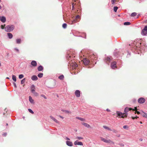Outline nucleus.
I'll return each mask as SVG.
<instances>
[{
  "instance_id": "1",
  "label": "nucleus",
  "mask_w": 147,
  "mask_h": 147,
  "mask_svg": "<svg viewBox=\"0 0 147 147\" xmlns=\"http://www.w3.org/2000/svg\"><path fill=\"white\" fill-rule=\"evenodd\" d=\"M94 57H95L94 55L93 54V55L91 56L90 59H88L86 58H84L83 59V62L84 64L85 65H89L90 63V60H92V59L93 60Z\"/></svg>"
},
{
  "instance_id": "2",
  "label": "nucleus",
  "mask_w": 147,
  "mask_h": 147,
  "mask_svg": "<svg viewBox=\"0 0 147 147\" xmlns=\"http://www.w3.org/2000/svg\"><path fill=\"white\" fill-rule=\"evenodd\" d=\"M14 28V26L12 25L7 26L5 28V30L7 32H10L12 31Z\"/></svg>"
},
{
  "instance_id": "3",
  "label": "nucleus",
  "mask_w": 147,
  "mask_h": 147,
  "mask_svg": "<svg viewBox=\"0 0 147 147\" xmlns=\"http://www.w3.org/2000/svg\"><path fill=\"white\" fill-rule=\"evenodd\" d=\"M116 113L117 115V116H119V117L122 118H124L125 117H126L127 114L123 113L118 111H117Z\"/></svg>"
},
{
  "instance_id": "4",
  "label": "nucleus",
  "mask_w": 147,
  "mask_h": 147,
  "mask_svg": "<svg viewBox=\"0 0 147 147\" xmlns=\"http://www.w3.org/2000/svg\"><path fill=\"white\" fill-rule=\"evenodd\" d=\"M101 140L109 144H113V142L109 138H102Z\"/></svg>"
},
{
  "instance_id": "5",
  "label": "nucleus",
  "mask_w": 147,
  "mask_h": 147,
  "mask_svg": "<svg viewBox=\"0 0 147 147\" xmlns=\"http://www.w3.org/2000/svg\"><path fill=\"white\" fill-rule=\"evenodd\" d=\"M141 34L143 36L147 35V26H146L142 30Z\"/></svg>"
},
{
  "instance_id": "6",
  "label": "nucleus",
  "mask_w": 147,
  "mask_h": 147,
  "mask_svg": "<svg viewBox=\"0 0 147 147\" xmlns=\"http://www.w3.org/2000/svg\"><path fill=\"white\" fill-rule=\"evenodd\" d=\"M138 102L140 104H142L144 103L145 101V99L143 98H140L138 100Z\"/></svg>"
},
{
  "instance_id": "7",
  "label": "nucleus",
  "mask_w": 147,
  "mask_h": 147,
  "mask_svg": "<svg viewBox=\"0 0 147 147\" xmlns=\"http://www.w3.org/2000/svg\"><path fill=\"white\" fill-rule=\"evenodd\" d=\"M112 60L113 58L111 57H107L105 59V61L107 63H110Z\"/></svg>"
},
{
  "instance_id": "8",
  "label": "nucleus",
  "mask_w": 147,
  "mask_h": 147,
  "mask_svg": "<svg viewBox=\"0 0 147 147\" xmlns=\"http://www.w3.org/2000/svg\"><path fill=\"white\" fill-rule=\"evenodd\" d=\"M75 94L77 97H80V91L78 90H76L75 92Z\"/></svg>"
},
{
  "instance_id": "9",
  "label": "nucleus",
  "mask_w": 147,
  "mask_h": 147,
  "mask_svg": "<svg viewBox=\"0 0 147 147\" xmlns=\"http://www.w3.org/2000/svg\"><path fill=\"white\" fill-rule=\"evenodd\" d=\"M0 20L3 23L5 22L6 21L5 17L3 16H0Z\"/></svg>"
},
{
  "instance_id": "10",
  "label": "nucleus",
  "mask_w": 147,
  "mask_h": 147,
  "mask_svg": "<svg viewBox=\"0 0 147 147\" xmlns=\"http://www.w3.org/2000/svg\"><path fill=\"white\" fill-rule=\"evenodd\" d=\"M116 62L114 61L111 64V67L112 68L114 69L116 67Z\"/></svg>"
},
{
  "instance_id": "11",
  "label": "nucleus",
  "mask_w": 147,
  "mask_h": 147,
  "mask_svg": "<svg viewBox=\"0 0 147 147\" xmlns=\"http://www.w3.org/2000/svg\"><path fill=\"white\" fill-rule=\"evenodd\" d=\"M74 144L75 145H82L83 144L82 142H78V141H76L74 142Z\"/></svg>"
},
{
  "instance_id": "12",
  "label": "nucleus",
  "mask_w": 147,
  "mask_h": 147,
  "mask_svg": "<svg viewBox=\"0 0 147 147\" xmlns=\"http://www.w3.org/2000/svg\"><path fill=\"white\" fill-rule=\"evenodd\" d=\"M29 101L32 104H34V101L33 99H32V97L30 96L29 97Z\"/></svg>"
},
{
  "instance_id": "13",
  "label": "nucleus",
  "mask_w": 147,
  "mask_h": 147,
  "mask_svg": "<svg viewBox=\"0 0 147 147\" xmlns=\"http://www.w3.org/2000/svg\"><path fill=\"white\" fill-rule=\"evenodd\" d=\"M31 65L33 67H36V66L37 64V63L35 61H32L31 63Z\"/></svg>"
},
{
  "instance_id": "14",
  "label": "nucleus",
  "mask_w": 147,
  "mask_h": 147,
  "mask_svg": "<svg viewBox=\"0 0 147 147\" xmlns=\"http://www.w3.org/2000/svg\"><path fill=\"white\" fill-rule=\"evenodd\" d=\"M38 79L37 76L36 75H34L31 77V79L33 81H36Z\"/></svg>"
},
{
  "instance_id": "15",
  "label": "nucleus",
  "mask_w": 147,
  "mask_h": 147,
  "mask_svg": "<svg viewBox=\"0 0 147 147\" xmlns=\"http://www.w3.org/2000/svg\"><path fill=\"white\" fill-rule=\"evenodd\" d=\"M140 114L143 117H144L147 118V114L143 111H142L141 112Z\"/></svg>"
},
{
  "instance_id": "16",
  "label": "nucleus",
  "mask_w": 147,
  "mask_h": 147,
  "mask_svg": "<svg viewBox=\"0 0 147 147\" xmlns=\"http://www.w3.org/2000/svg\"><path fill=\"white\" fill-rule=\"evenodd\" d=\"M50 117L51 119H52L56 123H59V121L57 120L56 119H55L54 117L53 116H50Z\"/></svg>"
},
{
  "instance_id": "17",
  "label": "nucleus",
  "mask_w": 147,
  "mask_h": 147,
  "mask_svg": "<svg viewBox=\"0 0 147 147\" xmlns=\"http://www.w3.org/2000/svg\"><path fill=\"white\" fill-rule=\"evenodd\" d=\"M31 91L32 92H34L35 90V86L33 84L31 85Z\"/></svg>"
},
{
  "instance_id": "18",
  "label": "nucleus",
  "mask_w": 147,
  "mask_h": 147,
  "mask_svg": "<svg viewBox=\"0 0 147 147\" xmlns=\"http://www.w3.org/2000/svg\"><path fill=\"white\" fill-rule=\"evenodd\" d=\"M71 65V64H70ZM71 65L73 67V68H75L78 66V64L76 63H72Z\"/></svg>"
},
{
  "instance_id": "19",
  "label": "nucleus",
  "mask_w": 147,
  "mask_h": 147,
  "mask_svg": "<svg viewBox=\"0 0 147 147\" xmlns=\"http://www.w3.org/2000/svg\"><path fill=\"white\" fill-rule=\"evenodd\" d=\"M66 144L68 146H72L73 145L72 143V142L70 141H67L66 142Z\"/></svg>"
},
{
  "instance_id": "20",
  "label": "nucleus",
  "mask_w": 147,
  "mask_h": 147,
  "mask_svg": "<svg viewBox=\"0 0 147 147\" xmlns=\"http://www.w3.org/2000/svg\"><path fill=\"white\" fill-rule=\"evenodd\" d=\"M131 110H132L131 108H128L127 107H126L124 111L125 112L127 113V112H128L129 111Z\"/></svg>"
},
{
  "instance_id": "21",
  "label": "nucleus",
  "mask_w": 147,
  "mask_h": 147,
  "mask_svg": "<svg viewBox=\"0 0 147 147\" xmlns=\"http://www.w3.org/2000/svg\"><path fill=\"white\" fill-rule=\"evenodd\" d=\"M43 68L42 66L40 65L38 67V71H40L43 70Z\"/></svg>"
},
{
  "instance_id": "22",
  "label": "nucleus",
  "mask_w": 147,
  "mask_h": 147,
  "mask_svg": "<svg viewBox=\"0 0 147 147\" xmlns=\"http://www.w3.org/2000/svg\"><path fill=\"white\" fill-rule=\"evenodd\" d=\"M82 124L88 128L90 127V125L86 123H82Z\"/></svg>"
},
{
  "instance_id": "23",
  "label": "nucleus",
  "mask_w": 147,
  "mask_h": 147,
  "mask_svg": "<svg viewBox=\"0 0 147 147\" xmlns=\"http://www.w3.org/2000/svg\"><path fill=\"white\" fill-rule=\"evenodd\" d=\"M103 127L104 129H107L109 131H111L112 130L109 127L107 126L104 125V126H103Z\"/></svg>"
},
{
  "instance_id": "24",
  "label": "nucleus",
  "mask_w": 147,
  "mask_h": 147,
  "mask_svg": "<svg viewBox=\"0 0 147 147\" xmlns=\"http://www.w3.org/2000/svg\"><path fill=\"white\" fill-rule=\"evenodd\" d=\"M16 41L17 44H20L21 43V40L20 38L17 39L16 40Z\"/></svg>"
},
{
  "instance_id": "25",
  "label": "nucleus",
  "mask_w": 147,
  "mask_h": 147,
  "mask_svg": "<svg viewBox=\"0 0 147 147\" xmlns=\"http://www.w3.org/2000/svg\"><path fill=\"white\" fill-rule=\"evenodd\" d=\"M7 35H8V37L10 39H11L13 37V35H12V34L11 33H7Z\"/></svg>"
},
{
  "instance_id": "26",
  "label": "nucleus",
  "mask_w": 147,
  "mask_h": 147,
  "mask_svg": "<svg viewBox=\"0 0 147 147\" xmlns=\"http://www.w3.org/2000/svg\"><path fill=\"white\" fill-rule=\"evenodd\" d=\"M12 79L13 81L16 82V76L14 75H12Z\"/></svg>"
},
{
  "instance_id": "27",
  "label": "nucleus",
  "mask_w": 147,
  "mask_h": 147,
  "mask_svg": "<svg viewBox=\"0 0 147 147\" xmlns=\"http://www.w3.org/2000/svg\"><path fill=\"white\" fill-rule=\"evenodd\" d=\"M76 118L82 121H84L85 120V119L84 118L78 117H76Z\"/></svg>"
},
{
  "instance_id": "28",
  "label": "nucleus",
  "mask_w": 147,
  "mask_h": 147,
  "mask_svg": "<svg viewBox=\"0 0 147 147\" xmlns=\"http://www.w3.org/2000/svg\"><path fill=\"white\" fill-rule=\"evenodd\" d=\"M32 93L35 96H37L38 95V93L36 92L35 90H34V92H32Z\"/></svg>"
},
{
  "instance_id": "29",
  "label": "nucleus",
  "mask_w": 147,
  "mask_h": 147,
  "mask_svg": "<svg viewBox=\"0 0 147 147\" xmlns=\"http://www.w3.org/2000/svg\"><path fill=\"white\" fill-rule=\"evenodd\" d=\"M136 110H137V107H135L134 108V109H132V110H134V111L135 110H136V111L135 112V113H137V114H140L141 113H140L138 111H136Z\"/></svg>"
},
{
  "instance_id": "30",
  "label": "nucleus",
  "mask_w": 147,
  "mask_h": 147,
  "mask_svg": "<svg viewBox=\"0 0 147 147\" xmlns=\"http://www.w3.org/2000/svg\"><path fill=\"white\" fill-rule=\"evenodd\" d=\"M43 76V74L41 73H40L38 75V76L40 78L42 77Z\"/></svg>"
},
{
  "instance_id": "31",
  "label": "nucleus",
  "mask_w": 147,
  "mask_h": 147,
  "mask_svg": "<svg viewBox=\"0 0 147 147\" xmlns=\"http://www.w3.org/2000/svg\"><path fill=\"white\" fill-rule=\"evenodd\" d=\"M130 23L129 22H125L124 23V24L125 25H130Z\"/></svg>"
},
{
  "instance_id": "32",
  "label": "nucleus",
  "mask_w": 147,
  "mask_h": 147,
  "mask_svg": "<svg viewBox=\"0 0 147 147\" xmlns=\"http://www.w3.org/2000/svg\"><path fill=\"white\" fill-rule=\"evenodd\" d=\"M64 76L63 75H61L59 77V78L61 80H62L63 79V78H64Z\"/></svg>"
},
{
  "instance_id": "33",
  "label": "nucleus",
  "mask_w": 147,
  "mask_h": 147,
  "mask_svg": "<svg viewBox=\"0 0 147 147\" xmlns=\"http://www.w3.org/2000/svg\"><path fill=\"white\" fill-rule=\"evenodd\" d=\"M67 25L66 23H64L62 25V27L64 28H66Z\"/></svg>"
},
{
  "instance_id": "34",
  "label": "nucleus",
  "mask_w": 147,
  "mask_h": 147,
  "mask_svg": "<svg viewBox=\"0 0 147 147\" xmlns=\"http://www.w3.org/2000/svg\"><path fill=\"white\" fill-rule=\"evenodd\" d=\"M26 79L25 78L23 79L21 81V84H23L25 82Z\"/></svg>"
},
{
  "instance_id": "35",
  "label": "nucleus",
  "mask_w": 147,
  "mask_h": 147,
  "mask_svg": "<svg viewBox=\"0 0 147 147\" xmlns=\"http://www.w3.org/2000/svg\"><path fill=\"white\" fill-rule=\"evenodd\" d=\"M24 77V76L23 75L21 74V75H19V78L20 79H21L22 78H23Z\"/></svg>"
},
{
  "instance_id": "36",
  "label": "nucleus",
  "mask_w": 147,
  "mask_h": 147,
  "mask_svg": "<svg viewBox=\"0 0 147 147\" xmlns=\"http://www.w3.org/2000/svg\"><path fill=\"white\" fill-rule=\"evenodd\" d=\"M118 7H114V10L115 12H116L117 11Z\"/></svg>"
},
{
  "instance_id": "37",
  "label": "nucleus",
  "mask_w": 147,
  "mask_h": 147,
  "mask_svg": "<svg viewBox=\"0 0 147 147\" xmlns=\"http://www.w3.org/2000/svg\"><path fill=\"white\" fill-rule=\"evenodd\" d=\"M137 15V13H135V12H134V13H132L131 15V16H136Z\"/></svg>"
},
{
  "instance_id": "38",
  "label": "nucleus",
  "mask_w": 147,
  "mask_h": 147,
  "mask_svg": "<svg viewBox=\"0 0 147 147\" xmlns=\"http://www.w3.org/2000/svg\"><path fill=\"white\" fill-rule=\"evenodd\" d=\"M28 111L30 113L32 114H33L34 113V112L32 110H31L30 109H28Z\"/></svg>"
},
{
  "instance_id": "39",
  "label": "nucleus",
  "mask_w": 147,
  "mask_h": 147,
  "mask_svg": "<svg viewBox=\"0 0 147 147\" xmlns=\"http://www.w3.org/2000/svg\"><path fill=\"white\" fill-rule=\"evenodd\" d=\"M128 126L127 125H124L123 126V128L124 129H128Z\"/></svg>"
},
{
  "instance_id": "40",
  "label": "nucleus",
  "mask_w": 147,
  "mask_h": 147,
  "mask_svg": "<svg viewBox=\"0 0 147 147\" xmlns=\"http://www.w3.org/2000/svg\"><path fill=\"white\" fill-rule=\"evenodd\" d=\"M67 58L69 60V58L71 57V56L69 54H68L67 56Z\"/></svg>"
},
{
  "instance_id": "41",
  "label": "nucleus",
  "mask_w": 147,
  "mask_h": 147,
  "mask_svg": "<svg viewBox=\"0 0 147 147\" xmlns=\"http://www.w3.org/2000/svg\"><path fill=\"white\" fill-rule=\"evenodd\" d=\"M80 17L79 15H77L76 17V19H80Z\"/></svg>"
},
{
  "instance_id": "42",
  "label": "nucleus",
  "mask_w": 147,
  "mask_h": 147,
  "mask_svg": "<svg viewBox=\"0 0 147 147\" xmlns=\"http://www.w3.org/2000/svg\"><path fill=\"white\" fill-rule=\"evenodd\" d=\"M14 50H16L17 52L19 53V49H17V48H14Z\"/></svg>"
},
{
  "instance_id": "43",
  "label": "nucleus",
  "mask_w": 147,
  "mask_h": 147,
  "mask_svg": "<svg viewBox=\"0 0 147 147\" xmlns=\"http://www.w3.org/2000/svg\"><path fill=\"white\" fill-rule=\"evenodd\" d=\"M139 117H137V116L135 117H132V118L133 119H135L136 118V119H137V118H138Z\"/></svg>"
},
{
  "instance_id": "44",
  "label": "nucleus",
  "mask_w": 147,
  "mask_h": 147,
  "mask_svg": "<svg viewBox=\"0 0 147 147\" xmlns=\"http://www.w3.org/2000/svg\"><path fill=\"white\" fill-rule=\"evenodd\" d=\"M5 26V25H1V28L2 29H3L4 28Z\"/></svg>"
},
{
  "instance_id": "45",
  "label": "nucleus",
  "mask_w": 147,
  "mask_h": 147,
  "mask_svg": "<svg viewBox=\"0 0 147 147\" xmlns=\"http://www.w3.org/2000/svg\"><path fill=\"white\" fill-rule=\"evenodd\" d=\"M75 5V4L74 3H72V9L74 10V6Z\"/></svg>"
},
{
  "instance_id": "46",
  "label": "nucleus",
  "mask_w": 147,
  "mask_h": 147,
  "mask_svg": "<svg viewBox=\"0 0 147 147\" xmlns=\"http://www.w3.org/2000/svg\"><path fill=\"white\" fill-rule=\"evenodd\" d=\"M69 24H73V21H70L69 22Z\"/></svg>"
},
{
  "instance_id": "47",
  "label": "nucleus",
  "mask_w": 147,
  "mask_h": 147,
  "mask_svg": "<svg viewBox=\"0 0 147 147\" xmlns=\"http://www.w3.org/2000/svg\"><path fill=\"white\" fill-rule=\"evenodd\" d=\"M63 112L66 113H69V111L67 110H63Z\"/></svg>"
},
{
  "instance_id": "48",
  "label": "nucleus",
  "mask_w": 147,
  "mask_h": 147,
  "mask_svg": "<svg viewBox=\"0 0 147 147\" xmlns=\"http://www.w3.org/2000/svg\"><path fill=\"white\" fill-rule=\"evenodd\" d=\"M41 96L42 97H43L44 98L47 99L46 97L44 95H41Z\"/></svg>"
},
{
  "instance_id": "49",
  "label": "nucleus",
  "mask_w": 147,
  "mask_h": 147,
  "mask_svg": "<svg viewBox=\"0 0 147 147\" xmlns=\"http://www.w3.org/2000/svg\"><path fill=\"white\" fill-rule=\"evenodd\" d=\"M7 135V134L6 133H4V134H3V137L6 136Z\"/></svg>"
},
{
  "instance_id": "50",
  "label": "nucleus",
  "mask_w": 147,
  "mask_h": 147,
  "mask_svg": "<svg viewBox=\"0 0 147 147\" xmlns=\"http://www.w3.org/2000/svg\"><path fill=\"white\" fill-rule=\"evenodd\" d=\"M13 84H14L15 87V88H16L17 86H16V84L15 83H14Z\"/></svg>"
},
{
  "instance_id": "51",
  "label": "nucleus",
  "mask_w": 147,
  "mask_h": 147,
  "mask_svg": "<svg viewBox=\"0 0 147 147\" xmlns=\"http://www.w3.org/2000/svg\"><path fill=\"white\" fill-rule=\"evenodd\" d=\"M59 116L61 118L63 119L64 118V117H63L62 116H61V115H59Z\"/></svg>"
},
{
  "instance_id": "52",
  "label": "nucleus",
  "mask_w": 147,
  "mask_h": 147,
  "mask_svg": "<svg viewBox=\"0 0 147 147\" xmlns=\"http://www.w3.org/2000/svg\"><path fill=\"white\" fill-rule=\"evenodd\" d=\"M106 111L108 112H110V110L108 109H106Z\"/></svg>"
},
{
  "instance_id": "53",
  "label": "nucleus",
  "mask_w": 147,
  "mask_h": 147,
  "mask_svg": "<svg viewBox=\"0 0 147 147\" xmlns=\"http://www.w3.org/2000/svg\"><path fill=\"white\" fill-rule=\"evenodd\" d=\"M139 141L140 142H141L142 141V138H140L139 139Z\"/></svg>"
},
{
  "instance_id": "54",
  "label": "nucleus",
  "mask_w": 147,
  "mask_h": 147,
  "mask_svg": "<svg viewBox=\"0 0 147 147\" xmlns=\"http://www.w3.org/2000/svg\"><path fill=\"white\" fill-rule=\"evenodd\" d=\"M72 21H73V23L76 21L75 20H74Z\"/></svg>"
},
{
  "instance_id": "55",
  "label": "nucleus",
  "mask_w": 147,
  "mask_h": 147,
  "mask_svg": "<svg viewBox=\"0 0 147 147\" xmlns=\"http://www.w3.org/2000/svg\"><path fill=\"white\" fill-rule=\"evenodd\" d=\"M6 79H9V78L7 77L6 78Z\"/></svg>"
},
{
  "instance_id": "56",
  "label": "nucleus",
  "mask_w": 147,
  "mask_h": 147,
  "mask_svg": "<svg viewBox=\"0 0 147 147\" xmlns=\"http://www.w3.org/2000/svg\"><path fill=\"white\" fill-rule=\"evenodd\" d=\"M114 55H115L116 57H117V55H116L114 54Z\"/></svg>"
},
{
  "instance_id": "57",
  "label": "nucleus",
  "mask_w": 147,
  "mask_h": 147,
  "mask_svg": "<svg viewBox=\"0 0 147 147\" xmlns=\"http://www.w3.org/2000/svg\"><path fill=\"white\" fill-rule=\"evenodd\" d=\"M140 123H141V124H142V122H141V121H140Z\"/></svg>"
},
{
  "instance_id": "58",
  "label": "nucleus",
  "mask_w": 147,
  "mask_h": 147,
  "mask_svg": "<svg viewBox=\"0 0 147 147\" xmlns=\"http://www.w3.org/2000/svg\"><path fill=\"white\" fill-rule=\"evenodd\" d=\"M67 140H69V138H67Z\"/></svg>"
},
{
  "instance_id": "59",
  "label": "nucleus",
  "mask_w": 147,
  "mask_h": 147,
  "mask_svg": "<svg viewBox=\"0 0 147 147\" xmlns=\"http://www.w3.org/2000/svg\"><path fill=\"white\" fill-rule=\"evenodd\" d=\"M1 6L0 5V9H1Z\"/></svg>"
},
{
  "instance_id": "60",
  "label": "nucleus",
  "mask_w": 147,
  "mask_h": 147,
  "mask_svg": "<svg viewBox=\"0 0 147 147\" xmlns=\"http://www.w3.org/2000/svg\"><path fill=\"white\" fill-rule=\"evenodd\" d=\"M77 138H81V137H78Z\"/></svg>"
},
{
  "instance_id": "61",
  "label": "nucleus",
  "mask_w": 147,
  "mask_h": 147,
  "mask_svg": "<svg viewBox=\"0 0 147 147\" xmlns=\"http://www.w3.org/2000/svg\"><path fill=\"white\" fill-rule=\"evenodd\" d=\"M6 125H8V124H7H7H6Z\"/></svg>"
},
{
  "instance_id": "62",
  "label": "nucleus",
  "mask_w": 147,
  "mask_h": 147,
  "mask_svg": "<svg viewBox=\"0 0 147 147\" xmlns=\"http://www.w3.org/2000/svg\"><path fill=\"white\" fill-rule=\"evenodd\" d=\"M139 44H141V43H139Z\"/></svg>"
},
{
  "instance_id": "63",
  "label": "nucleus",
  "mask_w": 147,
  "mask_h": 147,
  "mask_svg": "<svg viewBox=\"0 0 147 147\" xmlns=\"http://www.w3.org/2000/svg\"><path fill=\"white\" fill-rule=\"evenodd\" d=\"M1 0H0V2H1Z\"/></svg>"
}]
</instances>
